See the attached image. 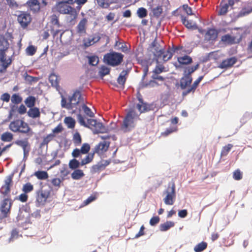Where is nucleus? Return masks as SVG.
I'll return each instance as SVG.
<instances>
[{
  "label": "nucleus",
  "instance_id": "nucleus-1",
  "mask_svg": "<svg viewBox=\"0 0 252 252\" xmlns=\"http://www.w3.org/2000/svg\"><path fill=\"white\" fill-rule=\"evenodd\" d=\"M84 103L83 97L81 92L78 90H75L72 95L69 96L67 98L62 95V107L68 110H72L74 108L77 109L79 104L82 105Z\"/></svg>",
  "mask_w": 252,
  "mask_h": 252
},
{
  "label": "nucleus",
  "instance_id": "nucleus-2",
  "mask_svg": "<svg viewBox=\"0 0 252 252\" xmlns=\"http://www.w3.org/2000/svg\"><path fill=\"white\" fill-rule=\"evenodd\" d=\"M9 128L13 132L25 134L28 137H31L34 134V132L29 124L21 119H16L11 122Z\"/></svg>",
  "mask_w": 252,
  "mask_h": 252
},
{
  "label": "nucleus",
  "instance_id": "nucleus-3",
  "mask_svg": "<svg viewBox=\"0 0 252 252\" xmlns=\"http://www.w3.org/2000/svg\"><path fill=\"white\" fill-rule=\"evenodd\" d=\"M77 119L81 126L87 127L93 130L94 133H104L106 131L105 126L101 123L97 122L94 119H88L86 123L83 117L81 114L77 115Z\"/></svg>",
  "mask_w": 252,
  "mask_h": 252
},
{
  "label": "nucleus",
  "instance_id": "nucleus-4",
  "mask_svg": "<svg viewBox=\"0 0 252 252\" xmlns=\"http://www.w3.org/2000/svg\"><path fill=\"white\" fill-rule=\"evenodd\" d=\"M165 195L163 200L167 205H172L176 198L175 186L174 183H169L167 188L163 192Z\"/></svg>",
  "mask_w": 252,
  "mask_h": 252
},
{
  "label": "nucleus",
  "instance_id": "nucleus-5",
  "mask_svg": "<svg viewBox=\"0 0 252 252\" xmlns=\"http://www.w3.org/2000/svg\"><path fill=\"white\" fill-rule=\"evenodd\" d=\"M51 190L41 188L36 192L35 204L37 207L44 206L50 196Z\"/></svg>",
  "mask_w": 252,
  "mask_h": 252
},
{
  "label": "nucleus",
  "instance_id": "nucleus-6",
  "mask_svg": "<svg viewBox=\"0 0 252 252\" xmlns=\"http://www.w3.org/2000/svg\"><path fill=\"white\" fill-rule=\"evenodd\" d=\"M7 48L0 49V74L6 72L7 68L11 64L12 60L10 57H7L6 51Z\"/></svg>",
  "mask_w": 252,
  "mask_h": 252
},
{
  "label": "nucleus",
  "instance_id": "nucleus-7",
  "mask_svg": "<svg viewBox=\"0 0 252 252\" xmlns=\"http://www.w3.org/2000/svg\"><path fill=\"white\" fill-rule=\"evenodd\" d=\"M137 117L138 115L134 110H129L124 120L123 127L128 129L133 127L134 120Z\"/></svg>",
  "mask_w": 252,
  "mask_h": 252
},
{
  "label": "nucleus",
  "instance_id": "nucleus-8",
  "mask_svg": "<svg viewBox=\"0 0 252 252\" xmlns=\"http://www.w3.org/2000/svg\"><path fill=\"white\" fill-rule=\"evenodd\" d=\"M150 47L151 48V51L154 55V59L158 62L161 57L163 49L160 48L159 44L156 39L152 42Z\"/></svg>",
  "mask_w": 252,
  "mask_h": 252
},
{
  "label": "nucleus",
  "instance_id": "nucleus-9",
  "mask_svg": "<svg viewBox=\"0 0 252 252\" xmlns=\"http://www.w3.org/2000/svg\"><path fill=\"white\" fill-rule=\"evenodd\" d=\"M13 174L6 177L3 185L0 189V192L4 195H7L10 191V187L12 183Z\"/></svg>",
  "mask_w": 252,
  "mask_h": 252
},
{
  "label": "nucleus",
  "instance_id": "nucleus-10",
  "mask_svg": "<svg viewBox=\"0 0 252 252\" xmlns=\"http://www.w3.org/2000/svg\"><path fill=\"white\" fill-rule=\"evenodd\" d=\"M124 55L120 53L111 51V66H118L123 62Z\"/></svg>",
  "mask_w": 252,
  "mask_h": 252
},
{
  "label": "nucleus",
  "instance_id": "nucleus-11",
  "mask_svg": "<svg viewBox=\"0 0 252 252\" xmlns=\"http://www.w3.org/2000/svg\"><path fill=\"white\" fill-rule=\"evenodd\" d=\"M17 20L22 27L26 28L30 23L32 18L30 14L22 12L18 16Z\"/></svg>",
  "mask_w": 252,
  "mask_h": 252
},
{
  "label": "nucleus",
  "instance_id": "nucleus-12",
  "mask_svg": "<svg viewBox=\"0 0 252 252\" xmlns=\"http://www.w3.org/2000/svg\"><path fill=\"white\" fill-rule=\"evenodd\" d=\"M63 15H66V19L69 23L74 22L78 16V13L77 9L70 6L69 8L66 10L65 13Z\"/></svg>",
  "mask_w": 252,
  "mask_h": 252
},
{
  "label": "nucleus",
  "instance_id": "nucleus-13",
  "mask_svg": "<svg viewBox=\"0 0 252 252\" xmlns=\"http://www.w3.org/2000/svg\"><path fill=\"white\" fill-rule=\"evenodd\" d=\"M11 203L8 198L4 199L1 202L0 206V211L3 218L8 217L10 213Z\"/></svg>",
  "mask_w": 252,
  "mask_h": 252
},
{
  "label": "nucleus",
  "instance_id": "nucleus-14",
  "mask_svg": "<svg viewBox=\"0 0 252 252\" xmlns=\"http://www.w3.org/2000/svg\"><path fill=\"white\" fill-rule=\"evenodd\" d=\"M70 6V5H69V4L63 1H59L57 2L54 6L53 10L63 15Z\"/></svg>",
  "mask_w": 252,
  "mask_h": 252
},
{
  "label": "nucleus",
  "instance_id": "nucleus-15",
  "mask_svg": "<svg viewBox=\"0 0 252 252\" xmlns=\"http://www.w3.org/2000/svg\"><path fill=\"white\" fill-rule=\"evenodd\" d=\"M110 145V142L106 141L100 142L98 144L95 146L94 149V153L98 154H102L108 149Z\"/></svg>",
  "mask_w": 252,
  "mask_h": 252
},
{
  "label": "nucleus",
  "instance_id": "nucleus-16",
  "mask_svg": "<svg viewBox=\"0 0 252 252\" xmlns=\"http://www.w3.org/2000/svg\"><path fill=\"white\" fill-rule=\"evenodd\" d=\"M30 137L25 138L24 140H17L15 143L22 148L25 155L28 154L30 151V144L28 142V139Z\"/></svg>",
  "mask_w": 252,
  "mask_h": 252
},
{
  "label": "nucleus",
  "instance_id": "nucleus-17",
  "mask_svg": "<svg viewBox=\"0 0 252 252\" xmlns=\"http://www.w3.org/2000/svg\"><path fill=\"white\" fill-rule=\"evenodd\" d=\"M237 62V58L235 57L227 58L223 60L219 67L222 69H226L233 66Z\"/></svg>",
  "mask_w": 252,
  "mask_h": 252
},
{
  "label": "nucleus",
  "instance_id": "nucleus-18",
  "mask_svg": "<svg viewBox=\"0 0 252 252\" xmlns=\"http://www.w3.org/2000/svg\"><path fill=\"white\" fill-rule=\"evenodd\" d=\"M139 100L141 104H137V108L140 113L154 110L155 106L153 104L144 103L141 98H139Z\"/></svg>",
  "mask_w": 252,
  "mask_h": 252
},
{
  "label": "nucleus",
  "instance_id": "nucleus-19",
  "mask_svg": "<svg viewBox=\"0 0 252 252\" xmlns=\"http://www.w3.org/2000/svg\"><path fill=\"white\" fill-rule=\"evenodd\" d=\"M114 40V48L116 50H120L123 52L127 51L128 49L126 45L121 41V39L117 35L115 36Z\"/></svg>",
  "mask_w": 252,
  "mask_h": 252
},
{
  "label": "nucleus",
  "instance_id": "nucleus-20",
  "mask_svg": "<svg viewBox=\"0 0 252 252\" xmlns=\"http://www.w3.org/2000/svg\"><path fill=\"white\" fill-rule=\"evenodd\" d=\"M30 10L33 13L39 12L40 9V3L37 0H29L27 3Z\"/></svg>",
  "mask_w": 252,
  "mask_h": 252
},
{
  "label": "nucleus",
  "instance_id": "nucleus-21",
  "mask_svg": "<svg viewBox=\"0 0 252 252\" xmlns=\"http://www.w3.org/2000/svg\"><path fill=\"white\" fill-rule=\"evenodd\" d=\"M88 23V19L83 18L79 22L77 26V31L79 33H84L86 32V28Z\"/></svg>",
  "mask_w": 252,
  "mask_h": 252
},
{
  "label": "nucleus",
  "instance_id": "nucleus-22",
  "mask_svg": "<svg viewBox=\"0 0 252 252\" xmlns=\"http://www.w3.org/2000/svg\"><path fill=\"white\" fill-rule=\"evenodd\" d=\"M27 114L29 117L32 119H36L40 117L39 109L35 107L30 108L27 112Z\"/></svg>",
  "mask_w": 252,
  "mask_h": 252
},
{
  "label": "nucleus",
  "instance_id": "nucleus-23",
  "mask_svg": "<svg viewBox=\"0 0 252 252\" xmlns=\"http://www.w3.org/2000/svg\"><path fill=\"white\" fill-rule=\"evenodd\" d=\"M191 82V77H188L184 75L183 77L180 80V87L181 89H185L187 87L190 85Z\"/></svg>",
  "mask_w": 252,
  "mask_h": 252
},
{
  "label": "nucleus",
  "instance_id": "nucleus-24",
  "mask_svg": "<svg viewBox=\"0 0 252 252\" xmlns=\"http://www.w3.org/2000/svg\"><path fill=\"white\" fill-rule=\"evenodd\" d=\"M181 21L182 23L189 29H193L196 28V25L195 23L191 20H188L186 17L184 16H181Z\"/></svg>",
  "mask_w": 252,
  "mask_h": 252
},
{
  "label": "nucleus",
  "instance_id": "nucleus-25",
  "mask_svg": "<svg viewBox=\"0 0 252 252\" xmlns=\"http://www.w3.org/2000/svg\"><path fill=\"white\" fill-rule=\"evenodd\" d=\"M199 66V63H197L196 65L192 66H187L185 67L184 69L183 75L188 77H191V74L193 73L196 70H197Z\"/></svg>",
  "mask_w": 252,
  "mask_h": 252
},
{
  "label": "nucleus",
  "instance_id": "nucleus-26",
  "mask_svg": "<svg viewBox=\"0 0 252 252\" xmlns=\"http://www.w3.org/2000/svg\"><path fill=\"white\" fill-rule=\"evenodd\" d=\"M241 2L242 3V10L239 12V16L242 17V16L240 15V12L243 9V8H245V7H246V8L247 9H248V3H249V0H229L228 3H227L228 4V7L229 6H233L235 3L238 2Z\"/></svg>",
  "mask_w": 252,
  "mask_h": 252
},
{
  "label": "nucleus",
  "instance_id": "nucleus-27",
  "mask_svg": "<svg viewBox=\"0 0 252 252\" xmlns=\"http://www.w3.org/2000/svg\"><path fill=\"white\" fill-rule=\"evenodd\" d=\"M177 60L180 64L183 65H188L192 62V58L187 55L179 57L178 58Z\"/></svg>",
  "mask_w": 252,
  "mask_h": 252
},
{
  "label": "nucleus",
  "instance_id": "nucleus-28",
  "mask_svg": "<svg viewBox=\"0 0 252 252\" xmlns=\"http://www.w3.org/2000/svg\"><path fill=\"white\" fill-rule=\"evenodd\" d=\"M59 76L55 73L51 74L49 77V80L51 85L56 88L59 87Z\"/></svg>",
  "mask_w": 252,
  "mask_h": 252
},
{
  "label": "nucleus",
  "instance_id": "nucleus-29",
  "mask_svg": "<svg viewBox=\"0 0 252 252\" xmlns=\"http://www.w3.org/2000/svg\"><path fill=\"white\" fill-rule=\"evenodd\" d=\"M55 137V135L54 134L50 133L48 134L46 137H44L42 142L40 144V148H41L44 146H46L47 147L48 143L53 140Z\"/></svg>",
  "mask_w": 252,
  "mask_h": 252
},
{
  "label": "nucleus",
  "instance_id": "nucleus-30",
  "mask_svg": "<svg viewBox=\"0 0 252 252\" xmlns=\"http://www.w3.org/2000/svg\"><path fill=\"white\" fill-rule=\"evenodd\" d=\"M94 154L95 153H94V151L93 153H90L88 154V155L86 156L84 158L81 160V166L85 165L92 162L94 158Z\"/></svg>",
  "mask_w": 252,
  "mask_h": 252
},
{
  "label": "nucleus",
  "instance_id": "nucleus-31",
  "mask_svg": "<svg viewBox=\"0 0 252 252\" xmlns=\"http://www.w3.org/2000/svg\"><path fill=\"white\" fill-rule=\"evenodd\" d=\"M174 226V222L171 221H167L161 224L159 226V229L161 231H166L171 227Z\"/></svg>",
  "mask_w": 252,
  "mask_h": 252
},
{
  "label": "nucleus",
  "instance_id": "nucleus-32",
  "mask_svg": "<svg viewBox=\"0 0 252 252\" xmlns=\"http://www.w3.org/2000/svg\"><path fill=\"white\" fill-rule=\"evenodd\" d=\"M34 175L36 177L41 180L47 179L49 177L48 173L44 171H37L34 172Z\"/></svg>",
  "mask_w": 252,
  "mask_h": 252
},
{
  "label": "nucleus",
  "instance_id": "nucleus-33",
  "mask_svg": "<svg viewBox=\"0 0 252 252\" xmlns=\"http://www.w3.org/2000/svg\"><path fill=\"white\" fill-rule=\"evenodd\" d=\"M36 102L35 97L33 96H29L25 100V103L29 108H32L34 106Z\"/></svg>",
  "mask_w": 252,
  "mask_h": 252
},
{
  "label": "nucleus",
  "instance_id": "nucleus-34",
  "mask_svg": "<svg viewBox=\"0 0 252 252\" xmlns=\"http://www.w3.org/2000/svg\"><path fill=\"white\" fill-rule=\"evenodd\" d=\"M85 175L83 171L81 169H75L71 174V178L74 180H79Z\"/></svg>",
  "mask_w": 252,
  "mask_h": 252
},
{
  "label": "nucleus",
  "instance_id": "nucleus-35",
  "mask_svg": "<svg viewBox=\"0 0 252 252\" xmlns=\"http://www.w3.org/2000/svg\"><path fill=\"white\" fill-rule=\"evenodd\" d=\"M172 56L173 53L170 49L167 50L166 52L164 50V49H163L162 54L161 55V57L159 58V60L162 59L165 62L167 61L172 58Z\"/></svg>",
  "mask_w": 252,
  "mask_h": 252
},
{
  "label": "nucleus",
  "instance_id": "nucleus-36",
  "mask_svg": "<svg viewBox=\"0 0 252 252\" xmlns=\"http://www.w3.org/2000/svg\"><path fill=\"white\" fill-rule=\"evenodd\" d=\"M64 122L68 128H73L75 125V121L71 117H67L64 118Z\"/></svg>",
  "mask_w": 252,
  "mask_h": 252
},
{
  "label": "nucleus",
  "instance_id": "nucleus-37",
  "mask_svg": "<svg viewBox=\"0 0 252 252\" xmlns=\"http://www.w3.org/2000/svg\"><path fill=\"white\" fill-rule=\"evenodd\" d=\"M246 7H245V8L240 12V16H245L252 12V0H249L248 6V9H247Z\"/></svg>",
  "mask_w": 252,
  "mask_h": 252
},
{
  "label": "nucleus",
  "instance_id": "nucleus-38",
  "mask_svg": "<svg viewBox=\"0 0 252 252\" xmlns=\"http://www.w3.org/2000/svg\"><path fill=\"white\" fill-rule=\"evenodd\" d=\"M206 38L208 40H214L217 36V32L214 29H209L206 33Z\"/></svg>",
  "mask_w": 252,
  "mask_h": 252
},
{
  "label": "nucleus",
  "instance_id": "nucleus-39",
  "mask_svg": "<svg viewBox=\"0 0 252 252\" xmlns=\"http://www.w3.org/2000/svg\"><path fill=\"white\" fill-rule=\"evenodd\" d=\"M127 74V71L126 70L122 71L120 74L118 79V83L121 85H124L126 81V76Z\"/></svg>",
  "mask_w": 252,
  "mask_h": 252
},
{
  "label": "nucleus",
  "instance_id": "nucleus-40",
  "mask_svg": "<svg viewBox=\"0 0 252 252\" xmlns=\"http://www.w3.org/2000/svg\"><path fill=\"white\" fill-rule=\"evenodd\" d=\"M207 247V243L205 242H201L196 245L194 248L195 252H201L206 249Z\"/></svg>",
  "mask_w": 252,
  "mask_h": 252
},
{
  "label": "nucleus",
  "instance_id": "nucleus-41",
  "mask_svg": "<svg viewBox=\"0 0 252 252\" xmlns=\"http://www.w3.org/2000/svg\"><path fill=\"white\" fill-rule=\"evenodd\" d=\"M235 40V37L232 36H231L229 34H225L222 36L221 41L224 42H226L228 44H233L234 43Z\"/></svg>",
  "mask_w": 252,
  "mask_h": 252
},
{
  "label": "nucleus",
  "instance_id": "nucleus-42",
  "mask_svg": "<svg viewBox=\"0 0 252 252\" xmlns=\"http://www.w3.org/2000/svg\"><path fill=\"white\" fill-rule=\"evenodd\" d=\"M68 165L70 169L75 170L81 165V162L75 158H73L69 161Z\"/></svg>",
  "mask_w": 252,
  "mask_h": 252
},
{
  "label": "nucleus",
  "instance_id": "nucleus-43",
  "mask_svg": "<svg viewBox=\"0 0 252 252\" xmlns=\"http://www.w3.org/2000/svg\"><path fill=\"white\" fill-rule=\"evenodd\" d=\"M13 138V134L9 132H4L1 136V139L3 141L10 142Z\"/></svg>",
  "mask_w": 252,
  "mask_h": 252
},
{
  "label": "nucleus",
  "instance_id": "nucleus-44",
  "mask_svg": "<svg viewBox=\"0 0 252 252\" xmlns=\"http://www.w3.org/2000/svg\"><path fill=\"white\" fill-rule=\"evenodd\" d=\"M51 23L54 26H55L57 28H60L61 27V25L60 23L59 17L55 14H53L50 17Z\"/></svg>",
  "mask_w": 252,
  "mask_h": 252
},
{
  "label": "nucleus",
  "instance_id": "nucleus-45",
  "mask_svg": "<svg viewBox=\"0 0 252 252\" xmlns=\"http://www.w3.org/2000/svg\"><path fill=\"white\" fill-rule=\"evenodd\" d=\"M148 11L147 9L144 7L139 8L137 10V15L140 18H143L147 16Z\"/></svg>",
  "mask_w": 252,
  "mask_h": 252
},
{
  "label": "nucleus",
  "instance_id": "nucleus-46",
  "mask_svg": "<svg viewBox=\"0 0 252 252\" xmlns=\"http://www.w3.org/2000/svg\"><path fill=\"white\" fill-rule=\"evenodd\" d=\"M33 190V186L31 183H27L23 185L22 190L25 193H29Z\"/></svg>",
  "mask_w": 252,
  "mask_h": 252
},
{
  "label": "nucleus",
  "instance_id": "nucleus-47",
  "mask_svg": "<svg viewBox=\"0 0 252 252\" xmlns=\"http://www.w3.org/2000/svg\"><path fill=\"white\" fill-rule=\"evenodd\" d=\"M12 103L15 104L20 103L22 101V98L18 94H13L11 98Z\"/></svg>",
  "mask_w": 252,
  "mask_h": 252
},
{
  "label": "nucleus",
  "instance_id": "nucleus-48",
  "mask_svg": "<svg viewBox=\"0 0 252 252\" xmlns=\"http://www.w3.org/2000/svg\"><path fill=\"white\" fill-rule=\"evenodd\" d=\"M89 59V63L90 64L95 66L99 62L98 57L96 56H91L88 57Z\"/></svg>",
  "mask_w": 252,
  "mask_h": 252
},
{
  "label": "nucleus",
  "instance_id": "nucleus-49",
  "mask_svg": "<svg viewBox=\"0 0 252 252\" xmlns=\"http://www.w3.org/2000/svg\"><path fill=\"white\" fill-rule=\"evenodd\" d=\"M81 105L83 110L87 116L90 117H93L94 116V113L92 111L90 108H89L84 103Z\"/></svg>",
  "mask_w": 252,
  "mask_h": 252
},
{
  "label": "nucleus",
  "instance_id": "nucleus-50",
  "mask_svg": "<svg viewBox=\"0 0 252 252\" xmlns=\"http://www.w3.org/2000/svg\"><path fill=\"white\" fill-rule=\"evenodd\" d=\"M220 6V8L218 12L219 15H224L227 13L228 11V8L229 7L228 4L227 3L222 4L221 3Z\"/></svg>",
  "mask_w": 252,
  "mask_h": 252
},
{
  "label": "nucleus",
  "instance_id": "nucleus-51",
  "mask_svg": "<svg viewBox=\"0 0 252 252\" xmlns=\"http://www.w3.org/2000/svg\"><path fill=\"white\" fill-rule=\"evenodd\" d=\"M110 72V69L109 68L106 67L104 65H102L100 68L99 71V74L101 77H103L105 75L108 74Z\"/></svg>",
  "mask_w": 252,
  "mask_h": 252
},
{
  "label": "nucleus",
  "instance_id": "nucleus-52",
  "mask_svg": "<svg viewBox=\"0 0 252 252\" xmlns=\"http://www.w3.org/2000/svg\"><path fill=\"white\" fill-rule=\"evenodd\" d=\"M73 142L76 145H79L82 142V138L78 132L75 133L73 135Z\"/></svg>",
  "mask_w": 252,
  "mask_h": 252
},
{
  "label": "nucleus",
  "instance_id": "nucleus-53",
  "mask_svg": "<svg viewBox=\"0 0 252 252\" xmlns=\"http://www.w3.org/2000/svg\"><path fill=\"white\" fill-rule=\"evenodd\" d=\"M36 51V48L33 45L29 46L26 49L27 54L29 56H33Z\"/></svg>",
  "mask_w": 252,
  "mask_h": 252
},
{
  "label": "nucleus",
  "instance_id": "nucleus-54",
  "mask_svg": "<svg viewBox=\"0 0 252 252\" xmlns=\"http://www.w3.org/2000/svg\"><path fill=\"white\" fill-rule=\"evenodd\" d=\"M60 173L62 180H64L65 177L69 174V171L66 166H64L61 169Z\"/></svg>",
  "mask_w": 252,
  "mask_h": 252
},
{
  "label": "nucleus",
  "instance_id": "nucleus-55",
  "mask_svg": "<svg viewBox=\"0 0 252 252\" xmlns=\"http://www.w3.org/2000/svg\"><path fill=\"white\" fill-rule=\"evenodd\" d=\"M90 150V146L88 143H84L80 149L82 154H86L88 153Z\"/></svg>",
  "mask_w": 252,
  "mask_h": 252
},
{
  "label": "nucleus",
  "instance_id": "nucleus-56",
  "mask_svg": "<svg viewBox=\"0 0 252 252\" xmlns=\"http://www.w3.org/2000/svg\"><path fill=\"white\" fill-rule=\"evenodd\" d=\"M153 15L157 17H158L162 12L161 6H158L154 8L152 10Z\"/></svg>",
  "mask_w": 252,
  "mask_h": 252
},
{
  "label": "nucleus",
  "instance_id": "nucleus-57",
  "mask_svg": "<svg viewBox=\"0 0 252 252\" xmlns=\"http://www.w3.org/2000/svg\"><path fill=\"white\" fill-rule=\"evenodd\" d=\"M19 231L15 228L12 230L11 232V236L9 239V242L13 241L14 239H17L18 237Z\"/></svg>",
  "mask_w": 252,
  "mask_h": 252
},
{
  "label": "nucleus",
  "instance_id": "nucleus-58",
  "mask_svg": "<svg viewBox=\"0 0 252 252\" xmlns=\"http://www.w3.org/2000/svg\"><path fill=\"white\" fill-rule=\"evenodd\" d=\"M233 146L231 144H228L226 146L223 147L221 154L222 156H226L230 151Z\"/></svg>",
  "mask_w": 252,
  "mask_h": 252
},
{
  "label": "nucleus",
  "instance_id": "nucleus-59",
  "mask_svg": "<svg viewBox=\"0 0 252 252\" xmlns=\"http://www.w3.org/2000/svg\"><path fill=\"white\" fill-rule=\"evenodd\" d=\"M63 180H62V179H61L58 178H55L53 179L51 182L52 184V185L54 187L60 188L61 186V183L62 182H63Z\"/></svg>",
  "mask_w": 252,
  "mask_h": 252
},
{
  "label": "nucleus",
  "instance_id": "nucleus-60",
  "mask_svg": "<svg viewBox=\"0 0 252 252\" xmlns=\"http://www.w3.org/2000/svg\"><path fill=\"white\" fill-rule=\"evenodd\" d=\"M98 4L103 8H108L109 6V0H97Z\"/></svg>",
  "mask_w": 252,
  "mask_h": 252
},
{
  "label": "nucleus",
  "instance_id": "nucleus-61",
  "mask_svg": "<svg viewBox=\"0 0 252 252\" xmlns=\"http://www.w3.org/2000/svg\"><path fill=\"white\" fill-rule=\"evenodd\" d=\"M97 198L96 194H92L83 202L84 205H87Z\"/></svg>",
  "mask_w": 252,
  "mask_h": 252
},
{
  "label": "nucleus",
  "instance_id": "nucleus-62",
  "mask_svg": "<svg viewBox=\"0 0 252 252\" xmlns=\"http://www.w3.org/2000/svg\"><path fill=\"white\" fill-rule=\"evenodd\" d=\"M233 178L236 180H240L242 178V173L240 170L237 169L233 172Z\"/></svg>",
  "mask_w": 252,
  "mask_h": 252
},
{
  "label": "nucleus",
  "instance_id": "nucleus-63",
  "mask_svg": "<svg viewBox=\"0 0 252 252\" xmlns=\"http://www.w3.org/2000/svg\"><path fill=\"white\" fill-rule=\"evenodd\" d=\"M83 41L84 46L85 47H88L94 44L90 36L88 38H84Z\"/></svg>",
  "mask_w": 252,
  "mask_h": 252
},
{
  "label": "nucleus",
  "instance_id": "nucleus-64",
  "mask_svg": "<svg viewBox=\"0 0 252 252\" xmlns=\"http://www.w3.org/2000/svg\"><path fill=\"white\" fill-rule=\"evenodd\" d=\"M10 96L8 93H5L3 94L0 96V99L6 102H8L10 100Z\"/></svg>",
  "mask_w": 252,
  "mask_h": 252
}]
</instances>
